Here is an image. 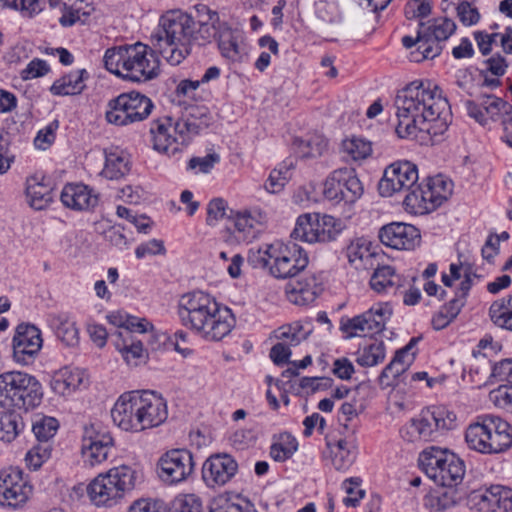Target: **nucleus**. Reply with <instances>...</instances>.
I'll return each instance as SVG.
<instances>
[{"label": "nucleus", "instance_id": "f257e3e1", "mask_svg": "<svg viewBox=\"0 0 512 512\" xmlns=\"http://www.w3.org/2000/svg\"><path fill=\"white\" fill-rule=\"evenodd\" d=\"M394 105L398 118L396 133L401 138L416 137L417 132L439 136L449 126V103L438 87L429 82H411L398 92Z\"/></svg>", "mask_w": 512, "mask_h": 512}, {"label": "nucleus", "instance_id": "f03ea898", "mask_svg": "<svg viewBox=\"0 0 512 512\" xmlns=\"http://www.w3.org/2000/svg\"><path fill=\"white\" fill-rule=\"evenodd\" d=\"M226 23L202 22L196 27L195 19L180 10H171L161 16L157 29L151 35V42L163 59L176 66L191 53L193 41L200 44L219 39L220 30Z\"/></svg>", "mask_w": 512, "mask_h": 512}, {"label": "nucleus", "instance_id": "7ed1b4c3", "mask_svg": "<svg viewBox=\"0 0 512 512\" xmlns=\"http://www.w3.org/2000/svg\"><path fill=\"white\" fill-rule=\"evenodd\" d=\"M177 314L183 326L208 341L222 340L235 326L232 311L203 291L182 295Z\"/></svg>", "mask_w": 512, "mask_h": 512}, {"label": "nucleus", "instance_id": "20e7f679", "mask_svg": "<svg viewBox=\"0 0 512 512\" xmlns=\"http://www.w3.org/2000/svg\"><path fill=\"white\" fill-rule=\"evenodd\" d=\"M211 117L205 108L190 107L181 117L163 116L150 124L153 148L168 156H175L192 138L208 128Z\"/></svg>", "mask_w": 512, "mask_h": 512}, {"label": "nucleus", "instance_id": "39448f33", "mask_svg": "<svg viewBox=\"0 0 512 512\" xmlns=\"http://www.w3.org/2000/svg\"><path fill=\"white\" fill-rule=\"evenodd\" d=\"M151 45H153L151 43ZM159 52L152 46L137 42L134 45L113 47L106 50L103 61L111 73L135 82L150 80L157 76Z\"/></svg>", "mask_w": 512, "mask_h": 512}, {"label": "nucleus", "instance_id": "423d86ee", "mask_svg": "<svg viewBox=\"0 0 512 512\" xmlns=\"http://www.w3.org/2000/svg\"><path fill=\"white\" fill-rule=\"evenodd\" d=\"M248 262L253 268L267 269L269 274L277 279H287L303 271L309 259L305 250L298 244L275 241L251 251Z\"/></svg>", "mask_w": 512, "mask_h": 512}, {"label": "nucleus", "instance_id": "0eeeda50", "mask_svg": "<svg viewBox=\"0 0 512 512\" xmlns=\"http://www.w3.org/2000/svg\"><path fill=\"white\" fill-rule=\"evenodd\" d=\"M142 479L138 468L119 465L95 477L87 486V493L96 506L112 507L134 490Z\"/></svg>", "mask_w": 512, "mask_h": 512}, {"label": "nucleus", "instance_id": "6e6552de", "mask_svg": "<svg viewBox=\"0 0 512 512\" xmlns=\"http://www.w3.org/2000/svg\"><path fill=\"white\" fill-rule=\"evenodd\" d=\"M455 422L456 415L453 412L445 407H432L403 425L400 436L409 443L433 441L440 432L453 429Z\"/></svg>", "mask_w": 512, "mask_h": 512}, {"label": "nucleus", "instance_id": "1a4fd4ad", "mask_svg": "<svg viewBox=\"0 0 512 512\" xmlns=\"http://www.w3.org/2000/svg\"><path fill=\"white\" fill-rule=\"evenodd\" d=\"M419 463L426 475L440 486H458L465 475L464 462L454 453L437 447L424 450Z\"/></svg>", "mask_w": 512, "mask_h": 512}, {"label": "nucleus", "instance_id": "9d476101", "mask_svg": "<svg viewBox=\"0 0 512 512\" xmlns=\"http://www.w3.org/2000/svg\"><path fill=\"white\" fill-rule=\"evenodd\" d=\"M153 108V102L144 94L122 93L108 101L105 119L115 126H127L145 120Z\"/></svg>", "mask_w": 512, "mask_h": 512}, {"label": "nucleus", "instance_id": "9b49d317", "mask_svg": "<svg viewBox=\"0 0 512 512\" xmlns=\"http://www.w3.org/2000/svg\"><path fill=\"white\" fill-rule=\"evenodd\" d=\"M342 221L330 215L303 214L297 218L291 237L307 243H326L342 232Z\"/></svg>", "mask_w": 512, "mask_h": 512}, {"label": "nucleus", "instance_id": "f8f14e48", "mask_svg": "<svg viewBox=\"0 0 512 512\" xmlns=\"http://www.w3.org/2000/svg\"><path fill=\"white\" fill-rule=\"evenodd\" d=\"M391 315L392 309L387 303H378L360 315L343 318L340 329L346 338L377 334L384 330Z\"/></svg>", "mask_w": 512, "mask_h": 512}, {"label": "nucleus", "instance_id": "ddd939ff", "mask_svg": "<svg viewBox=\"0 0 512 512\" xmlns=\"http://www.w3.org/2000/svg\"><path fill=\"white\" fill-rule=\"evenodd\" d=\"M111 417L113 422L124 431H143L141 392L123 393L111 409Z\"/></svg>", "mask_w": 512, "mask_h": 512}, {"label": "nucleus", "instance_id": "4468645a", "mask_svg": "<svg viewBox=\"0 0 512 512\" xmlns=\"http://www.w3.org/2000/svg\"><path fill=\"white\" fill-rule=\"evenodd\" d=\"M464 106L469 117L482 126L489 120L499 121L512 113V105L494 94L482 93L476 101L466 100Z\"/></svg>", "mask_w": 512, "mask_h": 512}, {"label": "nucleus", "instance_id": "2eb2a0df", "mask_svg": "<svg viewBox=\"0 0 512 512\" xmlns=\"http://www.w3.org/2000/svg\"><path fill=\"white\" fill-rule=\"evenodd\" d=\"M418 181V169L409 161H398L389 165L379 181L381 196L390 197L396 192L408 190Z\"/></svg>", "mask_w": 512, "mask_h": 512}, {"label": "nucleus", "instance_id": "dca6fc26", "mask_svg": "<svg viewBox=\"0 0 512 512\" xmlns=\"http://www.w3.org/2000/svg\"><path fill=\"white\" fill-rule=\"evenodd\" d=\"M114 445L111 434L99 424L84 427L82 437V455L89 465L104 462Z\"/></svg>", "mask_w": 512, "mask_h": 512}, {"label": "nucleus", "instance_id": "f3484780", "mask_svg": "<svg viewBox=\"0 0 512 512\" xmlns=\"http://www.w3.org/2000/svg\"><path fill=\"white\" fill-rule=\"evenodd\" d=\"M159 475L170 484L186 480L194 470L193 456L186 449L167 452L159 461Z\"/></svg>", "mask_w": 512, "mask_h": 512}, {"label": "nucleus", "instance_id": "a211bd4d", "mask_svg": "<svg viewBox=\"0 0 512 512\" xmlns=\"http://www.w3.org/2000/svg\"><path fill=\"white\" fill-rule=\"evenodd\" d=\"M379 238L384 245L397 250H413L421 242L419 229L401 222L383 226L379 231Z\"/></svg>", "mask_w": 512, "mask_h": 512}, {"label": "nucleus", "instance_id": "6ab92c4d", "mask_svg": "<svg viewBox=\"0 0 512 512\" xmlns=\"http://www.w3.org/2000/svg\"><path fill=\"white\" fill-rule=\"evenodd\" d=\"M238 464L228 454L211 455L203 464L202 478L208 487L223 486L237 473Z\"/></svg>", "mask_w": 512, "mask_h": 512}, {"label": "nucleus", "instance_id": "aec40b11", "mask_svg": "<svg viewBox=\"0 0 512 512\" xmlns=\"http://www.w3.org/2000/svg\"><path fill=\"white\" fill-rule=\"evenodd\" d=\"M41 331L31 324H19L13 337L14 359L27 364L42 347Z\"/></svg>", "mask_w": 512, "mask_h": 512}, {"label": "nucleus", "instance_id": "412c9836", "mask_svg": "<svg viewBox=\"0 0 512 512\" xmlns=\"http://www.w3.org/2000/svg\"><path fill=\"white\" fill-rule=\"evenodd\" d=\"M425 40L422 47L425 48L426 57L434 59L442 52V42L446 41L456 30V24L449 18H439L425 24L420 22Z\"/></svg>", "mask_w": 512, "mask_h": 512}, {"label": "nucleus", "instance_id": "4be33fe9", "mask_svg": "<svg viewBox=\"0 0 512 512\" xmlns=\"http://www.w3.org/2000/svg\"><path fill=\"white\" fill-rule=\"evenodd\" d=\"M143 431L158 427L168 417L166 401L150 391L141 392Z\"/></svg>", "mask_w": 512, "mask_h": 512}, {"label": "nucleus", "instance_id": "5701e85b", "mask_svg": "<svg viewBox=\"0 0 512 512\" xmlns=\"http://www.w3.org/2000/svg\"><path fill=\"white\" fill-rule=\"evenodd\" d=\"M346 254L356 269L374 268L377 261L384 258V254L376 252L371 241L364 237L353 239L347 247Z\"/></svg>", "mask_w": 512, "mask_h": 512}, {"label": "nucleus", "instance_id": "b1692460", "mask_svg": "<svg viewBox=\"0 0 512 512\" xmlns=\"http://www.w3.org/2000/svg\"><path fill=\"white\" fill-rule=\"evenodd\" d=\"M480 509L486 512H512V490L502 486H492L474 495Z\"/></svg>", "mask_w": 512, "mask_h": 512}, {"label": "nucleus", "instance_id": "393cba45", "mask_svg": "<svg viewBox=\"0 0 512 512\" xmlns=\"http://www.w3.org/2000/svg\"><path fill=\"white\" fill-rule=\"evenodd\" d=\"M489 430V455L503 453L512 447V426L506 420L490 414Z\"/></svg>", "mask_w": 512, "mask_h": 512}, {"label": "nucleus", "instance_id": "a878e982", "mask_svg": "<svg viewBox=\"0 0 512 512\" xmlns=\"http://www.w3.org/2000/svg\"><path fill=\"white\" fill-rule=\"evenodd\" d=\"M61 201L64 206L74 210H87L98 203L97 195L83 184H67L61 192Z\"/></svg>", "mask_w": 512, "mask_h": 512}, {"label": "nucleus", "instance_id": "bb28decb", "mask_svg": "<svg viewBox=\"0 0 512 512\" xmlns=\"http://www.w3.org/2000/svg\"><path fill=\"white\" fill-rule=\"evenodd\" d=\"M489 420L490 414L479 416L477 421L470 424L465 432V441L468 447L482 454H488V448H491V443H488Z\"/></svg>", "mask_w": 512, "mask_h": 512}, {"label": "nucleus", "instance_id": "cd10ccee", "mask_svg": "<svg viewBox=\"0 0 512 512\" xmlns=\"http://www.w3.org/2000/svg\"><path fill=\"white\" fill-rule=\"evenodd\" d=\"M370 278V286L377 293H387L402 286V278L391 265L378 260Z\"/></svg>", "mask_w": 512, "mask_h": 512}, {"label": "nucleus", "instance_id": "c85d7f7f", "mask_svg": "<svg viewBox=\"0 0 512 512\" xmlns=\"http://www.w3.org/2000/svg\"><path fill=\"white\" fill-rule=\"evenodd\" d=\"M218 47L221 55L232 62H241L247 54L241 34L228 26L220 30Z\"/></svg>", "mask_w": 512, "mask_h": 512}, {"label": "nucleus", "instance_id": "c756f323", "mask_svg": "<svg viewBox=\"0 0 512 512\" xmlns=\"http://www.w3.org/2000/svg\"><path fill=\"white\" fill-rule=\"evenodd\" d=\"M18 396L14 398L12 408L28 411L39 406L42 402L43 391L40 382L32 375L28 374L26 380L20 384Z\"/></svg>", "mask_w": 512, "mask_h": 512}, {"label": "nucleus", "instance_id": "7c9ffc66", "mask_svg": "<svg viewBox=\"0 0 512 512\" xmlns=\"http://www.w3.org/2000/svg\"><path fill=\"white\" fill-rule=\"evenodd\" d=\"M18 396L14 398L12 408L28 411L39 406L42 402L43 391L40 382L32 375L28 374L26 380L20 384Z\"/></svg>", "mask_w": 512, "mask_h": 512}, {"label": "nucleus", "instance_id": "2f4dec72", "mask_svg": "<svg viewBox=\"0 0 512 512\" xmlns=\"http://www.w3.org/2000/svg\"><path fill=\"white\" fill-rule=\"evenodd\" d=\"M50 326L56 337L66 346L75 347L80 342L79 329L76 321L66 313L53 315Z\"/></svg>", "mask_w": 512, "mask_h": 512}, {"label": "nucleus", "instance_id": "473e14b6", "mask_svg": "<svg viewBox=\"0 0 512 512\" xmlns=\"http://www.w3.org/2000/svg\"><path fill=\"white\" fill-rule=\"evenodd\" d=\"M229 221L233 224L238 238L251 241L261 232L262 223L248 211H230Z\"/></svg>", "mask_w": 512, "mask_h": 512}, {"label": "nucleus", "instance_id": "72a5a7b5", "mask_svg": "<svg viewBox=\"0 0 512 512\" xmlns=\"http://www.w3.org/2000/svg\"><path fill=\"white\" fill-rule=\"evenodd\" d=\"M423 200L435 205V210L443 204L452 194L453 184L443 176L438 175L421 182Z\"/></svg>", "mask_w": 512, "mask_h": 512}, {"label": "nucleus", "instance_id": "f704fd0d", "mask_svg": "<svg viewBox=\"0 0 512 512\" xmlns=\"http://www.w3.org/2000/svg\"><path fill=\"white\" fill-rule=\"evenodd\" d=\"M130 171L128 155L118 148L105 150V164L101 175L109 180H119Z\"/></svg>", "mask_w": 512, "mask_h": 512}, {"label": "nucleus", "instance_id": "c9c22d12", "mask_svg": "<svg viewBox=\"0 0 512 512\" xmlns=\"http://www.w3.org/2000/svg\"><path fill=\"white\" fill-rule=\"evenodd\" d=\"M28 374L21 371H9L0 374V406L12 408L18 396L20 384L26 380Z\"/></svg>", "mask_w": 512, "mask_h": 512}, {"label": "nucleus", "instance_id": "e433bc0d", "mask_svg": "<svg viewBox=\"0 0 512 512\" xmlns=\"http://www.w3.org/2000/svg\"><path fill=\"white\" fill-rule=\"evenodd\" d=\"M88 78V72L85 69H79L64 75L56 80L50 88L54 95H76L80 94L85 88V79Z\"/></svg>", "mask_w": 512, "mask_h": 512}, {"label": "nucleus", "instance_id": "4c0bfd02", "mask_svg": "<svg viewBox=\"0 0 512 512\" xmlns=\"http://www.w3.org/2000/svg\"><path fill=\"white\" fill-rule=\"evenodd\" d=\"M321 288L315 275H305L303 278L291 284L290 294L296 304H306L315 300Z\"/></svg>", "mask_w": 512, "mask_h": 512}, {"label": "nucleus", "instance_id": "58836bf2", "mask_svg": "<svg viewBox=\"0 0 512 512\" xmlns=\"http://www.w3.org/2000/svg\"><path fill=\"white\" fill-rule=\"evenodd\" d=\"M335 171L340 174L338 182H341L344 202L349 204L355 203L364 192V187L357 177L355 170L345 167L336 169Z\"/></svg>", "mask_w": 512, "mask_h": 512}, {"label": "nucleus", "instance_id": "ea45409f", "mask_svg": "<svg viewBox=\"0 0 512 512\" xmlns=\"http://www.w3.org/2000/svg\"><path fill=\"white\" fill-rule=\"evenodd\" d=\"M25 427L22 416L15 410L0 411V440L10 443Z\"/></svg>", "mask_w": 512, "mask_h": 512}, {"label": "nucleus", "instance_id": "a19ab883", "mask_svg": "<svg viewBox=\"0 0 512 512\" xmlns=\"http://www.w3.org/2000/svg\"><path fill=\"white\" fill-rule=\"evenodd\" d=\"M84 375L79 369L65 367L60 369L53 377L52 387L60 394H65L81 386Z\"/></svg>", "mask_w": 512, "mask_h": 512}, {"label": "nucleus", "instance_id": "79ce46f5", "mask_svg": "<svg viewBox=\"0 0 512 512\" xmlns=\"http://www.w3.org/2000/svg\"><path fill=\"white\" fill-rule=\"evenodd\" d=\"M489 316L497 327L512 331V295L494 301L489 308Z\"/></svg>", "mask_w": 512, "mask_h": 512}, {"label": "nucleus", "instance_id": "37998d69", "mask_svg": "<svg viewBox=\"0 0 512 512\" xmlns=\"http://www.w3.org/2000/svg\"><path fill=\"white\" fill-rule=\"evenodd\" d=\"M406 191L407 194L404 198L403 204L406 211L409 213L424 215L435 210L434 204L432 205L431 203L423 200V191L421 189V184H419L418 181Z\"/></svg>", "mask_w": 512, "mask_h": 512}, {"label": "nucleus", "instance_id": "c03bdc74", "mask_svg": "<svg viewBox=\"0 0 512 512\" xmlns=\"http://www.w3.org/2000/svg\"><path fill=\"white\" fill-rule=\"evenodd\" d=\"M26 195L29 199L30 206L36 210L46 208L52 201L51 188L37 182L35 178L27 181Z\"/></svg>", "mask_w": 512, "mask_h": 512}, {"label": "nucleus", "instance_id": "a18cd8bd", "mask_svg": "<svg viewBox=\"0 0 512 512\" xmlns=\"http://www.w3.org/2000/svg\"><path fill=\"white\" fill-rule=\"evenodd\" d=\"M472 275L476 277V275L472 273L471 267H466L464 271V280L461 282L454 298H452L449 303L442 308V310L446 312L450 318H456L461 308L464 306L466 296L472 286Z\"/></svg>", "mask_w": 512, "mask_h": 512}, {"label": "nucleus", "instance_id": "49530a36", "mask_svg": "<svg viewBox=\"0 0 512 512\" xmlns=\"http://www.w3.org/2000/svg\"><path fill=\"white\" fill-rule=\"evenodd\" d=\"M115 346L128 364L136 366L144 359V349L141 340L118 337Z\"/></svg>", "mask_w": 512, "mask_h": 512}, {"label": "nucleus", "instance_id": "de8ad7c7", "mask_svg": "<svg viewBox=\"0 0 512 512\" xmlns=\"http://www.w3.org/2000/svg\"><path fill=\"white\" fill-rule=\"evenodd\" d=\"M385 344L382 341H374L358 351L357 363L363 367H372L385 359Z\"/></svg>", "mask_w": 512, "mask_h": 512}, {"label": "nucleus", "instance_id": "09e8293b", "mask_svg": "<svg viewBox=\"0 0 512 512\" xmlns=\"http://www.w3.org/2000/svg\"><path fill=\"white\" fill-rule=\"evenodd\" d=\"M59 427L57 419L48 416H36L32 423V431L39 442H48L56 434Z\"/></svg>", "mask_w": 512, "mask_h": 512}, {"label": "nucleus", "instance_id": "8fccbe9b", "mask_svg": "<svg viewBox=\"0 0 512 512\" xmlns=\"http://www.w3.org/2000/svg\"><path fill=\"white\" fill-rule=\"evenodd\" d=\"M342 150L351 159L357 161L366 159L371 155L372 144L363 138L351 137L342 142Z\"/></svg>", "mask_w": 512, "mask_h": 512}, {"label": "nucleus", "instance_id": "3c124183", "mask_svg": "<svg viewBox=\"0 0 512 512\" xmlns=\"http://www.w3.org/2000/svg\"><path fill=\"white\" fill-rule=\"evenodd\" d=\"M31 486L26 484L16 485L14 488L8 489L2 493L0 497V505L9 508H18L24 505L31 494Z\"/></svg>", "mask_w": 512, "mask_h": 512}, {"label": "nucleus", "instance_id": "603ef678", "mask_svg": "<svg viewBox=\"0 0 512 512\" xmlns=\"http://www.w3.org/2000/svg\"><path fill=\"white\" fill-rule=\"evenodd\" d=\"M297 441L291 435H282L270 448L271 457L278 462L289 459L297 450Z\"/></svg>", "mask_w": 512, "mask_h": 512}, {"label": "nucleus", "instance_id": "864d4df0", "mask_svg": "<svg viewBox=\"0 0 512 512\" xmlns=\"http://www.w3.org/2000/svg\"><path fill=\"white\" fill-rule=\"evenodd\" d=\"M83 3V0H77L70 5L63 3L62 16L59 19V22L63 27L72 26L76 22L82 21L83 17L86 18L90 15V11L82 10Z\"/></svg>", "mask_w": 512, "mask_h": 512}, {"label": "nucleus", "instance_id": "5fc2aeb1", "mask_svg": "<svg viewBox=\"0 0 512 512\" xmlns=\"http://www.w3.org/2000/svg\"><path fill=\"white\" fill-rule=\"evenodd\" d=\"M122 331H119V338H132V333L145 334L153 328V325L145 318L127 316L125 321L120 324Z\"/></svg>", "mask_w": 512, "mask_h": 512}, {"label": "nucleus", "instance_id": "6e6d98bb", "mask_svg": "<svg viewBox=\"0 0 512 512\" xmlns=\"http://www.w3.org/2000/svg\"><path fill=\"white\" fill-rule=\"evenodd\" d=\"M4 7L20 11L24 16L32 17L41 12L46 0H0Z\"/></svg>", "mask_w": 512, "mask_h": 512}, {"label": "nucleus", "instance_id": "4d7b16f0", "mask_svg": "<svg viewBox=\"0 0 512 512\" xmlns=\"http://www.w3.org/2000/svg\"><path fill=\"white\" fill-rule=\"evenodd\" d=\"M443 491L439 492L436 497L434 507L439 510H447L457 505L464 497V493L457 489V486H442Z\"/></svg>", "mask_w": 512, "mask_h": 512}, {"label": "nucleus", "instance_id": "13d9d810", "mask_svg": "<svg viewBox=\"0 0 512 512\" xmlns=\"http://www.w3.org/2000/svg\"><path fill=\"white\" fill-rule=\"evenodd\" d=\"M355 455L348 448L345 440L337 441L332 449V463L337 470L347 469L354 461Z\"/></svg>", "mask_w": 512, "mask_h": 512}, {"label": "nucleus", "instance_id": "bf43d9fd", "mask_svg": "<svg viewBox=\"0 0 512 512\" xmlns=\"http://www.w3.org/2000/svg\"><path fill=\"white\" fill-rule=\"evenodd\" d=\"M51 450V445L48 442H39L38 445L34 446L27 452L25 457L27 465L34 470H37L41 467L43 462L49 459Z\"/></svg>", "mask_w": 512, "mask_h": 512}, {"label": "nucleus", "instance_id": "052dcab7", "mask_svg": "<svg viewBox=\"0 0 512 512\" xmlns=\"http://www.w3.org/2000/svg\"><path fill=\"white\" fill-rule=\"evenodd\" d=\"M414 356L415 352H413L411 356H408V354H405V350H398L392 361L381 372L379 377L380 383L386 386H391V381H385L386 379H390V371H392L397 365L408 369L414 360Z\"/></svg>", "mask_w": 512, "mask_h": 512}, {"label": "nucleus", "instance_id": "680f3d73", "mask_svg": "<svg viewBox=\"0 0 512 512\" xmlns=\"http://www.w3.org/2000/svg\"><path fill=\"white\" fill-rule=\"evenodd\" d=\"M227 202L222 198H214L207 205L206 223L214 226L219 220L227 217L229 219L230 211Z\"/></svg>", "mask_w": 512, "mask_h": 512}, {"label": "nucleus", "instance_id": "e2e57ef3", "mask_svg": "<svg viewBox=\"0 0 512 512\" xmlns=\"http://www.w3.org/2000/svg\"><path fill=\"white\" fill-rule=\"evenodd\" d=\"M276 337L280 340H286L290 345L296 346L302 340L306 339L307 333L299 323L282 326L276 331Z\"/></svg>", "mask_w": 512, "mask_h": 512}, {"label": "nucleus", "instance_id": "0e129e2a", "mask_svg": "<svg viewBox=\"0 0 512 512\" xmlns=\"http://www.w3.org/2000/svg\"><path fill=\"white\" fill-rule=\"evenodd\" d=\"M343 489L348 494L347 497L343 499V503L347 507H356L360 500L364 497L365 491L360 489V479L359 478H349L346 479L343 484Z\"/></svg>", "mask_w": 512, "mask_h": 512}, {"label": "nucleus", "instance_id": "69168bd1", "mask_svg": "<svg viewBox=\"0 0 512 512\" xmlns=\"http://www.w3.org/2000/svg\"><path fill=\"white\" fill-rule=\"evenodd\" d=\"M489 398L496 407L512 413V385H500L490 392Z\"/></svg>", "mask_w": 512, "mask_h": 512}, {"label": "nucleus", "instance_id": "338daca9", "mask_svg": "<svg viewBox=\"0 0 512 512\" xmlns=\"http://www.w3.org/2000/svg\"><path fill=\"white\" fill-rule=\"evenodd\" d=\"M340 174L334 170L324 183V197L334 203L344 201L343 190H341V182H338Z\"/></svg>", "mask_w": 512, "mask_h": 512}, {"label": "nucleus", "instance_id": "774afa93", "mask_svg": "<svg viewBox=\"0 0 512 512\" xmlns=\"http://www.w3.org/2000/svg\"><path fill=\"white\" fill-rule=\"evenodd\" d=\"M58 127V121L54 120L51 123H49L44 129L40 130L34 139L35 147L40 150L48 149L55 141V133Z\"/></svg>", "mask_w": 512, "mask_h": 512}]
</instances>
